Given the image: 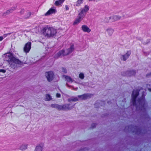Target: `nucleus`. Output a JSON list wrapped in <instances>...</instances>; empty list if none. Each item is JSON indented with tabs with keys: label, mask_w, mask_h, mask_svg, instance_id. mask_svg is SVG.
<instances>
[{
	"label": "nucleus",
	"mask_w": 151,
	"mask_h": 151,
	"mask_svg": "<svg viewBox=\"0 0 151 151\" xmlns=\"http://www.w3.org/2000/svg\"><path fill=\"white\" fill-rule=\"evenodd\" d=\"M52 106L54 107L59 110H63V105H59L58 104L52 105Z\"/></svg>",
	"instance_id": "nucleus-16"
},
{
	"label": "nucleus",
	"mask_w": 151,
	"mask_h": 151,
	"mask_svg": "<svg viewBox=\"0 0 151 151\" xmlns=\"http://www.w3.org/2000/svg\"><path fill=\"white\" fill-rule=\"evenodd\" d=\"M63 77L65 80L67 81L68 82H73V80L70 76L66 75H64Z\"/></svg>",
	"instance_id": "nucleus-19"
},
{
	"label": "nucleus",
	"mask_w": 151,
	"mask_h": 151,
	"mask_svg": "<svg viewBox=\"0 0 151 151\" xmlns=\"http://www.w3.org/2000/svg\"><path fill=\"white\" fill-rule=\"evenodd\" d=\"M45 75L47 81L49 82L52 81L55 77L54 73L52 71L46 72Z\"/></svg>",
	"instance_id": "nucleus-5"
},
{
	"label": "nucleus",
	"mask_w": 151,
	"mask_h": 151,
	"mask_svg": "<svg viewBox=\"0 0 151 151\" xmlns=\"http://www.w3.org/2000/svg\"><path fill=\"white\" fill-rule=\"evenodd\" d=\"M42 146L40 145L36 146L34 151H42Z\"/></svg>",
	"instance_id": "nucleus-18"
},
{
	"label": "nucleus",
	"mask_w": 151,
	"mask_h": 151,
	"mask_svg": "<svg viewBox=\"0 0 151 151\" xmlns=\"http://www.w3.org/2000/svg\"><path fill=\"white\" fill-rule=\"evenodd\" d=\"M11 13V12L9 9L6 10L5 12H4L3 14L4 16H6V15L9 14L10 13Z\"/></svg>",
	"instance_id": "nucleus-25"
},
{
	"label": "nucleus",
	"mask_w": 151,
	"mask_h": 151,
	"mask_svg": "<svg viewBox=\"0 0 151 151\" xmlns=\"http://www.w3.org/2000/svg\"><path fill=\"white\" fill-rule=\"evenodd\" d=\"M149 90L151 92V88H149Z\"/></svg>",
	"instance_id": "nucleus-38"
},
{
	"label": "nucleus",
	"mask_w": 151,
	"mask_h": 151,
	"mask_svg": "<svg viewBox=\"0 0 151 151\" xmlns=\"http://www.w3.org/2000/svg\"><path fill=\"white\" fill-rule=\"evenodd\" d=\"M88 10V6L87 5H86L83 8L81 9V11L86 14V13Z\"/></svg>",
	"instance_id": "nucleus-17"
},
{
	"label": "nucleus",
	"mask_w": 151,
	"mask_h": 151,
	"mask_svg": "<svg viewBox=\"0 0 151 151\" xmlns=\"http://www.w3.org/2000/svg\"><path fill=\"white\" fill-rule=\"evenodd\" d=\"M24 9H21L19 12V13L20 14L22 15L24 14Z\"/></svg>",
	"instance_id": "nucleus-28"
},
{
	"label": "nucleus",
	"mask_w": 151,
	"mask_h": 151,
	"mask_svg": "<svg viewBox=\"0 0 151 151\" xmlns=\"http://www.w3.org/2000/svg\"><path fill=\"white\" fill-rule=\"evenodd\" d=\"M74 47L73 45H72L69 49H67L65 50H62L58 52V55L64 56L67 55L71 52L74 50Z\"/></svg>",
	"instance_id": "nucleus-4"
},
{
	"label": "nucleus",
	"mask_w": 151,
	"mask_h": 151,
	"mask_svg": "<svg viewBox=\"0 0 151 151\" xmlns=\"http://www.w3.org/2000/svg\"><path fill=\"white\" fill-rule=\"evenodd\" d=\"M138 95V91L137 90L133 91L132 95V102L134 106H136L137 108L141 107V109L142 110V108L145 105L144 99L142 97L141 99H139L138 100L136 99V98Z\"/></svg>",
	"instance_id": "nucleus-1"
},
{
	"label": "nucleus",
	"mask_w": 151,
	"mask_h": 151,
	"mask_svg": "<svg viewBox=\"0 0 151 151\" xmlns=\"http://www.w3.org/2000/svg\"><path fill=\"white\" fill-rule=\"evenodd\" d=\"M130 74L129 75V76H131L132 75H133L135 74V72L134 71H130Z\"/></svg>",
	"instance_id": "nucleus-30"
},
{
	"label": "nucleus",
	"mask_w": 151,
	"mask_h": 151,
	"mask_svg": "<svg viewBox=\"0 0 151 151\" xmlns=\"http://www.w3.org/2000/svg\"><path fill=\"white\" fill-rule=\"evenodd\" d=\"M86 14L81 11L78 14V17L82 20L85 17Z\"/></svg>",
	"instance_id": "nucleus-15"
},
{
	"label": "nucleus",
	"mask_w": 151,
	"mask_h": 151,
	"mask_svg": "<svg viewBox=\"0 0 151 151\" xmlns=\"http://www.w3.org/2000/svg\"><path fill=\"white\" fill-rule=\"evenodd\" d=\"M52 99V98L50 95L47 94L46 95L45 99L46 101H49L51 100Z\"/></svg>",
	"instance_id": "nucleus-24"
},
{
	"label": "nucleus",
	"mask_w": 151,
	"mask_h": 151,
	"mask_svg": "<svg viewBox=\"0 0 151 151\" xmlns=\"http://www.w3.org/2000/svg\"><path fill=\"white\" fill-rule=\"evenodd\" d=\"M89 1H94L95 0H88Z\"/></svg>",
	"instance_id": "nucleus-37"
},
{
	"label": "nucleus",
	"mask_w": 151,
	"mask_h": 151,
	"mask_svg": "<svg viewBox=\"0 0 151 151\" xmlns=\"http://www.w3.org/2000/svg\"><path fill=\"white\" fill-rule=\"evenodd\" d=\"M121 17L119 15H115L111 16L108 18H106V22L108 23L109 22V20L110 19H112L113 21H116L120 19Z\"/></svg>",
	"instance_id": "nucleus-6"
},
{
	"label": "nucleus",
	"mask_w": 151,
	"mask_h": 151,
	"mask_svg": "<svg viewBox=\"0 0 151 151\" xmlns=\"http://www.w3.org/2000/svg\"><path fill=\"white\" fill-rule=\"evenodd\" d=\"M82 29L84 32H86L88 33L91 30V29L86 26L83 25L82 27Z\"/></svg>",
	"instance_id": "nucleus-13"
},
{
	"label": "nucleus",
	"mask_w": 151,
	"mask_h": 151,
	"mask_svg": "<svg viewBox=\"0 0 151 151\" xmlns=\"http://www.w3.org/2000/svg\"><path fill=\"white\" fill-rule=\"evenodd\" d=\"M79 77L81 79H83L84 77V74L83 73H81L79 74Z\"/></svg>",
	"instance_id": "nucleus-27"
},
{
	"label": "nucleus",
	"mask_w": 151,
	"mask_h": 151,
	"mask_svg": "<svg viewBox=\"0 0 151 151\" xmlns=\"http://www.w3.org/2000/svg\"><path fill=\"white\" fill-rule=\"evenodd\" d=\"M28 144L26 143L22 144L20 147L19 149L21 150H24L27 149Z\"/></svg>",
	"instance_id": "nucleus-14"
},
{
	"label": "nucleus",
	"mask_w": 151,
	"mask_h": 151,
	"mask_svg": "<svg viewBox=\"0 0 151 151\" xmlns=\"http://www.w3.org/2000/svg\"><path fill=\"white\" fill-rule=\"evenodd\" d=\"M65 8L66 10H68L69 9V8L68 7L67 5H65Z\"/></svg>",
	"instance_id": "nucleus-34"
},
{
	"label": "nucleus",
	"mask_w": 151,
	"mask_h": 151,
	"mask_svg": "<svg viewBox=\"0 0 151 151\" xmlns=\"http://www.w3.org/2000/svg\"><path fill=\"white\" fill-rule=\"evenodd\" d=\"M122 14H123V17H124V16H124V14H125V12H123V13H122Z\"/></svg>",
	"instance_id": "nucleus-36"
},
{
	"label": "nucleus",
	"mask_w": 151,
	"mask_h": 151,
	"mask_svg": "<svg viewBox=\"0 0 151 151\" xmlns=\"http://www.w3.org/2000/svg\"><path fill=\"white\" fill-rule=\"evenodd\" d=\"M44 35L47 37H52L55 36L56 33V30L52 27L44 28L42 30Z\"/></svg>",
	"instance_id": "nucleus-3"
},
{
	"label": "nucleus",
	"mask_w": 151,
	"mask_h": 151,
	"mask_svg": "<svg viewBox=\"0 0 151 151\" xmlns=\"http://www.w3.org/2000/svg\"><path fill=\"white\" fill-rule=\"evenodd\" d=\"M81 19L78 17L74 21L73 24V25H77L81 21Z\"/></svg>",
	"instance_id": "nucleus-21"
},
{
	"label": "nucleus",
	"mask_w": 151,
	"mask_h": 151,
	"mask_svg": "<svg viewBox=\"0 0 151 151\" xmlns=\"http://www.w3.org/2000/svg\"><path fill=\"white\" fill-rule=\"evenodd\" d=\"M31 43L29 42H28L26 44L24 48V50L26 52H29L31 48Z\"/></svg>",
	"instance_id": "nucleus-10"
},
{
	"label": "nucleus",
	"mask_w": 151,
	"mask_h": 151,
	"mask_svg": "<svg viewBox=\"0 0 151 151\" xmlns=\"http://www.w3.org/2000/svg\"><path fill=\"white\" fill-rule=\"evenodd\" d=\"M63 1L64 0H58L56 1L55 4L56 6H58L62 3Z\"/></svg>",
	"instance_id": "nucleus-23"
},
{
	"label": "nucleus",
	"mask_w": 151,
	"mask_h": 151,
	"mask_svg": "<svg viewBox=\"0 0 151 151\" xmlns=\"http://www.w3.org/2000/svg\"><path fill=\"white\" fill-rule=\"evenodd\" d=\"M61 71L62 72L64 73H66L67 72V70L66 69L64 68H62L61 69Z\"/></svg>",
	"instance_id": "nucleus-29"
},
{
	"label": "nucleus",
	"mask_w": 151,
	"mask_h": 151,
	"mask_svg": "<svg viewBox=\"0 0 151 151\" xmlns=\"http://www.w3.org/2000/svg\"><path fill=\"white\" fill-rule=\"evenodd\" d=\"M84 0H76L74 4L75 6L78 7L83 3Z\"/></svg>",
	"instance_id": "nucleus-12"
},
{
	"label": "nucleus",
	"mask_w": 151,
	"mask_h": 151,
	"mask_svg": "<svg viewBox=\"0 0 151 151\" xmlns=\"http://www.w3.org/2000/svg\"><path fill=\"white\" fill-rule=\"evenodd\" d=\"M69 102H71L72 101L76 102L78 101V98L76 97H72L68 99Z\"/></svg>",
	"instance_id": "nucleus-20"
},
{
	"label": "nucleus",
	"mask_w": 151,
	"mask_h": 151,
	"mask_svg": "<svg viewBox=\"0 0 151 151\" xmlns=\"http://www.w3.org/2000/svg\"><path fill=\"white\" fill-rule=\"evenodd\" d=\"M114 29L111 28H108L105 30V34L107 37L111 36L114 32Z\"/></svg>",
	"instance_id": "nucleus-7"
},
{
	"label": "nucleus",
	"mask_w": 151,
	"mask_h": 151,
	"mask_svg": "<svg viewBox=\"0 0 151 151\" xmlns=\"http://www.w3.org/2000/svg\"><path fill=\"white\" fill-rule=\"evenodd\" d=\"M131 54V51H128L125 54L121 55V60L124 61H126L128 58Z\"/></svg>",
	"instance_id": "nucleus-8"
},
{
	"label": "nucleus",
	"mask_w": 151,
	"mask_h": 151,
	"mask_svg": "<svg viewBox=\"0 0 151 151\" xmlns=\"http://www.w3.org/2000/svg\"><path fill=\"white\" fill-rule=\"evenodd\" d=\"M6 72V70L3 69H0V73H5Z\"/></svg>",
	"instance_id": "nucleus-31"
},
{
	"label": "nucleus",
	"mask_w": 151,
	"mask_h": 151,
	"mask_svg": "<svg viewBox=\"0 0 151 151\" xmlns=\"http://www.w3.org/2000/svg\"><path fill=\"white\" fill-rule=\"evenodd\" d=\"M17 8V6H14L12 7L11 8L9 9L11 12V13H12L13 11H14Z\"/></svg>",
	"instance_id": "nucleus-26"
},
{
	"label": "nucleus",
	"mask_w": 151,
	"mask_h": 151,
	"mask_svg": "<svg viewBox=\"0 0 151 151\" xmlns=\"http://www.w3.org/2000/svg\"><path fill=\"white\" fill-rule=\"evenodd\" d=\"M3 39V37L0 36V41H2Z\"/></svg>",
	"instance_id": "nucleus-35"
},
{
	"label": "nucleus",
	"mask_w": 151,
	"mask_h": 151,
	"mask_svg": "<svg viewBox=\"0 0 151 151\" xmlns=\"http://www.w3.org/2000/svg\"><path fill=\"white\" fill-rule=\"evenodd\" d=\"M56 96L58 98H60V95L59 93H57L56 94Z\"/></svg>",
	"instance_id": "nucleus-33"
},
{
	"label": "nucleus",
	"mask_w": 151,
	"mask_h": 151,
	"mask_svg": "<svg viewBox=\"0 0 151 151\" xmlns=\"http://www.w3.org/2000/svg\"><path fill=\"white\" fill-rule=\"evenodd\" d=\"M91 95L89 94H85L81 95H79L78 98L81 100H85L91 97Z\"/></svg>",
	"instance_id": "nucleus-9"
},
{
	"label": "nucleus",
	"mask_w": 151,
	"mask_h": 151,
	"mask_svg": "<svg viewBox=\"0 0 151 151\" xmlns=\"http://www.w3.org/2000/svg\"><path fill=\"white\" fill-rule=\"evenodd\" d=\"M31 14V13L30 12H29L27 14V16H26L25 17V18H28L29 17V16H30Z\"/></svg>",
	"instance_id": "nucleus-32"
},
{
	"label": "nucleus",
	"mask_w": 151,
	"mask_h": 151,
	"mask_svg": "<svg viewBox=\"0 0 151 151\" xmlns=\"http://www.w3.org/2000/svg\"><path fill=\"white\" fill-rule=\"evenodd\" d=\"M56 12V10L55 9L51 8L45 14V16H48L52 14L55 13Z\"/></svg>",
	"instance_id": "nucleus-11"
},
{
	"label": "nucleus",
	"mask_w": 151,
	"mask_h": 151,
	"mask_svg": "<svg viewBox=\"0 0 151 151\" xmlns=\"http://www.w3.org/2000/svg\"><path fill=\"white\" fill-rule=\"evenodd\" d=\"M4 56L6 60L9 62V63H12L11 64L10 66L13 68H15L17 66L16 65H14V63L19 65H22L23 64L22 62L14 57L11 53H8L4 54Z\"/></svg>",
	"instance_id": "nucleus-2"
},
{
	"label": "nucleus",
	"mask_w": 151,
	"mask_h": 151,
	"mask_svg": "<svg viewBox=\"0 0 151 151\" xmlns=\"http://www.w3.org/2000/svg\"><path fill=\"white\" fill-rule=\"evenodd\" d=\"M69 104H67V105H63V110H68L69 109H70L71 108H70L69 107Z\"/></svg>",
	"instance_id": "nucleus-22"
}]
</instances>
